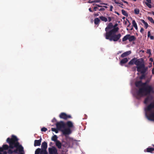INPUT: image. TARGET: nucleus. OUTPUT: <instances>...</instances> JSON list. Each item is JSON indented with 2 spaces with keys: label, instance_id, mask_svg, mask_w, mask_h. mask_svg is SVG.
Instances as JSON below:
<instances>
[{
  "label": "nucleus",
  "instance_id": "nucleus-1",
  "mask_svg": "<svg viewBox=\"0 0 154 154\" xmlns=\"http://www.w3.org/2000/svg\"><path fill=\"white\" fill-rule=\"evenodd\" d=\"M113 27L112 23H109L105 28L106 32L104 35L106 39L110 41L117 42L121 37V35L120 33L116 34L119 29L118 27L114 28L112 29Z\"/></svg>",
  "mask_w": 154,
  "mask_h": 154
},
{
  "label": "nucleus",
  "instance_id": "nucleus-2",
  "mask_svg": "<svg viewBox=\"0 0 154 154\" xmlns=\"http://www.w3.org/2000/svg\"><path fill=\"white\" fill-rule=\"evenodd\" d=\"M154 93L153 88L151 85H147L144 87L140 88L138 91L134 93V95L137 99H139L141 97L150 94L151 93Z\"/></svg>",
  "mask_w": 154,
  "mask_h": 154
},
{
  "label": "nucleus",
  "instance_id": "nucleus-3",
  "mask_svg": "<svg viewBox=\"0 0 154 154\" xmlns=\"http://www.w3.org/2000/svg\"><path fill=\"white\" fill-rule=\"evenodd\" d=\"M18 141V139L14 135L11 136V138L8 137L6 140V142L9 144H4L2 147H0V152H2L4 150H8L9 148L14 149L16 146Z\"/></svg>",
  "mask_w": 154,
  "mask_h": 154
},
{
  "label": "nucleus",
  "instance_id": "nucleus-4",
  "mask_svg": "<svg viewBox=\"0 0 154 154\" xmlns=\"http://www.w3.org/2000/svg\"><path fill=\"white\" fill-rule=\"evenodd\" d=\"M144 61L142 58L137 59L136 58H134L131 60L128 63V64L133 65L134 64L137 66V71L140 72L142 68L144 67Z\"/></svg>",
  "mask_w": 154,
  "mask_h": 154
},
{
  "label": "nucleus",
  "instance_id": "nucleus-5",
  "mask_svg": "<svg viewBox=\"0 0 154 154\" xmlns=\"http://www.w3.org/2000/svg\"><path fill=\"white\" fill-rule=\"evenodd\" d=\"M154 108V101L150 103L145 108V110L146 112H150V113L148 115L146 114V117L149 120L154 121V113L152 112V109Z\"/></svg>",
  "mask_w": 154,
  "mask_h": 154
},
{
  "label": "nucleus",
  "instance_id": "nucleus-6",
  "mask_svg": "<svg viewBox=\"0 0 154 154\" xmlns=\"http://www.w3.org/2000/svg\"><path fill=\"white\" fill-rule=\"evenodd\" d=\"M59 117L61 119L66 120L68 119H71L72 117L70 115H67L64 112H61L59 116Z\"/></svg>",
  "mask_w": 154,
  "mask_h": 154
},
{
  "label": "nucleus",
  "instance_id": "nucleus-7",
  "mask_svg": "<svg viewBox=\"0 0 154 154\" xmlns=\"http://www.w3.org/2000/svg\"><path fill=\"white\" fill-rule=\"evenodd\" d=\"M65 123L62 121H61L57 123L56 124L57 128L59 130L61 131L62 128H65Z\"/></svg>",
  "mask_w": 154,
  "mask_h": 154
},
{
  "label": "nucleus",
  "instance_id": "nucleus-8",
  "mask_svg": "<svg viewBox=\"0 0 154 154\" xmlns=\"http://www.w3.org/2000/svg\"><path fill=\"white\" fill-rule=\"evenodd\" d=\"M17 146L16 147H17V152L18 151L19 153L18 154H25L24 148L21 145H20V143L18 142Z\"/></svg>",
  "mask_w": 154,
  "mask_h": 154
},
{
  "label": "nucleus",
  "instance_id": "nucleus-9",
  "mask_svg": "<svg viewBox=\"0 0 154 154\" xmlns=\"http://www.w3.org/2000/svg\"><path fill=\"white\" fill-rule=\"evenodd\" d=\"M48 149L49 154H58L57 149L55 146L49 148Z\"/></svg>",
  "mask_w": 154,
  "mask_h": 154
},
{
  "label": "nucleus",
  "instance_id": "nucleus-10",
  "mask_svg": "<svg viewBox=\"0 0 154 154\" xmlns=\"http://www.w3.org/2000/svg\"><path fill=\"white\" fill-rule=\"evenodd\" d=\"M64 143V144H62L61 142L59 141H57L55 143L56 146L57 148L59 149L61 148L62 146L64 147H66V144L67 143L66 142H63Z\"/></svg>",
  "mask_w": 154,
  "mask_h": 154
},
{
  "label": "nucleus",
  "instance_id": "nucleus-11",
  "mask_svg": "<svg viewBox=\"0 0 154 154\" xmlns=\"http://www.w3.org/2000/svg\"><path fill=\"white\" fill-rule=\"evenodd\" d=\"M65 128H69L72 129L74 128V126L73 123L71 121H68L65 123Z\"/></svg>",
  "mask_w": 154,
  "mask_h": 154
},
{
  "label": "nucleus",
  "instance_id": "nucleus-12",
  "mask_svg": "<svg viewBox=\"0 0 154 154\" xmlns=\"http://www.w3.org/2000/svg\"><path fill=\"white\" fill-rule=\"evenodd\" d=\"M48 154L46 150L41 149L38 148L35 151V154Z\"/></svg>",
  "mask_w": 154,
  "mask_h": 154
},
{
  "label": "nucleus",
  "instance_id": "nucleus-13",
  "mask_svg": "<svg viewBox=\"0 0 154 154\" xmlns=\"http://www.w3.org/2000/svg\"><path fill=\"white\" fill-rule=\"evenodd\" d=\"M61 130L63 134L66 135L71 134L72 132L71 129L66 128H65Z\"/></svg>",
  "mask_w": 154,
  "mask_h": 154
},
{
  "label": "nucleus",
  "instance_id": "nucleus-14",
  "mask_svg": "<svg viewBox=\"0 0 154 154\" xmlns=\"http://www.w3.org/2000/svg\"><path fill=\"white\" fill-rule=\"evenodd\" d=\"M17 147H14V148H16V149L14 150H13L11 149H8V153L9 154H11L13 153H17Z\"/></svg>",
  "mask_w": 154,
  "mask_h": 154
},
{
  "label": "nucleus",
  "instance_id": "nucleus-15",
  "mask_svg": "<svg viewBox=\"0 0 154 154\" xmlns=\"http://www.w3.org/2000/svg\"><path fill=\"white\" fill-rule=\"evenodd\" d=\"M42 140V138H41L39 140H35L34 143V146H40L41 145Z\"/></svg>",
  "mask_w": 154,
  "mask_h": 154
},
{
  "label": "nucleus",
  "instance_id": "nucleus-16",
  "mask_svg": "<svg viewBox=\"0 0 154 154\" xmlns=\"http://www.w3.org/2000/svg\"><path fill=\"white\" fill-rule=\"evenodd\" d=\"M154 151V148L150 147V146L146 148V149L144 150L145 152H147L152 153Z\"/></svg>",
  "mask_w": 154,
  "mask_h": 154
},
{
  "label": "nucleus",
  "instance_id": "nucleus-17",
  "mask_svg": "<svg viewBox=\"0 0 154 154\" xmlns=\"http://www.w3.org/2000/svg\"><path fill=\"white\" fill-rule=\"evenodd\" d=\"M48 146L47 143L46 142H43L42 144L41 149H43L44 150H46Z\"/></svg>",
  "mask_w": 154,
  "mask_h": 154
},
{
  "label": "nucleus",
  "instance_id": "nucleus-18",
  "mask_svg": "<svg viewBox=\"0 0 154 154\" xmlns=\"http://www.w3.org/2000/svg\"><path fill=\"white\" fill-rule=\"evenodd\" d=\"M152 99V97L150 96L147 97L145 99L144 103L145 104H148V103Z\"/></svg>",
  "mask_w": 154,
  "mask_h": 154
},
{
  "label": "nucleus",
  "instance_id": "nucleus-19",
  "mask_svg": "<svg viewBox=\"0 0 154 154\" xmlns=\"http://www.w3.org/2000/svg\"><path fill=\"white\" fill-rule=\"evenodd\" d=\"M131 53V51H128L126 52H124L121 55V57H126L128 55L130 54Z\"/></svg>",
  "mask_w": 154,
  "mask_h": 154
},
{
  "label": "nucleus",
  "instance_id": "nucleus-20",
  "mask_svg": "<svg viewBox=\"0 0 154 154\" xmlns=\"http://www.w3.org/2000/svg\"><path fill=\"white\" fill-rule=\"evenodd\" d=\"M128 61L127 58H125L121 60L120 64L122 66L123 64L126 63Z\"/></svg>",
  "mask_w": 154,
  "mask_h": 154
},
{
  "label": "nucleus",
  "instance_id": "nucleus-21",
  "mask_svg": "<svg viewBox=\"0 0 154 154\" xmlns=\"http://www.w3.org/2000/svg\"><path fill=\"white\" fill-rule=\"evenodd\" d=\"M135 85L137 88H140L142 87V81L140 80L136 81L135 82Z\"/></svg>",
  "mask_w": 154,
  "mask_h": 154
},
{
  "label": "nucleus",
  "instance_id": "nucleus-22",
  "mask_svg": "<svg viewBox=\"0 0 154 154\" xmlns=\"http://www.w3.org/2000/svg\"><path fill=\"white\" fill-rule=\"evenodd\" d=\"M129 37L128 40L130 42L135 41L136 39V38L134 35H130V36Z\"/></svg>",
  "mask_w": 154,
  "mask_h": 154
},
{
  "label": "nucleus",
  "instance_id": "nucleus-23",
  "mask_svg": "<svg viewBox=\"0 0 154 154\" xmlns=\"http://www.w3.org/2000/svg\"><path fill=\"white\" fill-rule=\"evenodd\" d=\"M57 138L58 137L56 135H54L52 137L51 140L52 141H54L56 143L57 141L59 140H57Z\"/></svg>",
  "mask_w": 154,
  "mask_h": 154
},
{
  "label": "nucleus",
  "instance_id": "nucleus-24",
  "mask_svg": "<svg viewBox=\"0 0 154 154\" xmlns=\"http://www.w3.org/2000/svg\"><path fill=\"white\" fill-rule=\"evenodd\" d=\"M129 36H130V34H128L126 35L122 39V41L123 42H125L127 40H128L129 37Z\"/></svg>",
  "mask_w": 154,
  "mask_h": 154
},
{
  "label": "nucleus",
  "instance_id": "nucleus-25",
  "mask_svg": "<svg viewBox=\"0 0 154 154\" xmlns=\"http://www.w3.org/2000/svg\"><path fill=\"white\" fill-rule=\"evenodd\" d=\"M132 24L133 27H134L136 30L138 29L137 24L134 20H133L132 22Z\"/></svg>",
  "mask_w": 154,
  "mask_h": 154
},
{
  "label": "nucleus",
  "instance_id": "nucleus-26",
  "mask_svg": "<svg viewBox=\"0 0 154 154\" xmlns=\"http://www.w3.org/2000/svg\"><path fill=\"white\" fill-rule=\"evenodd\" d=\"M140 21H141L142 23H143L145 26V27L146 29H147L148 26V25L147 23L143 19H141L140 20Z\"/></svg>",
  "mask_w": 154,
  "mask_h": 154
},
{
  "label": "nucleus",
  "instance_id": "nucleus-27",
  "mask_svg": "<svg viewBox=\"0 0 154 154\" xmlns=\"http://www.w3.org/2000/svg\"><path fill=\"white\" fill-rule=\"evenodd\" d=\"M100 21V20L98 18H95L94 19V23L95 25H98Z\"/></svg>",
  "mask_w": 154,
  "mask_h": 154
},
{
  "label": "nucleus",
  "instance_id": "nucleus-28",
  "mask_svg": "<svg viewBox=\"0 0 154 154\" xmlns=\"http://www.w3.org/2000/svg\"><path fill=\"white\" fill-rule=\"evenodd\" d=\"M99 18L102 21L105 22H107L108 20L107 18L106 17L103 16L100 17Z\"/></svg>",
  "mask_w": 154,
  "mask_h": 154
},
{
  "label": "nucleus",
  "instance_id": "nucleus-29",
  "mask_svg": "<svg viewBox=\"0 0 154 154\" xmlns=\"http://www.w3.org/2000/svg\"><path fill=\"white\" fill-rule=\"evenodd\" d=\"M148 69L147 67H145V64H144V67H143L141 69H142V71H141V73H144L146 72Z\"/></svg>",
  "mask_w": 154,
  "mask_h": 154
},
{
  "label": "nucleus",
  "instance_id": "nucleus-30",
  "mask_svg": "<svg viewBox=\"0 0 154 154\" xmlns=\"http://www.w3.org/2000/svg\"><path fill=\"white\" fill-rule=\"evenodd\" d=\"M122 14L124 16L128 17V14L126 11H125L124 10H122Z\"/></svg>",
  "mask_w": 154,
  "mask_h": 154
},
{
  "label": "nucleus",
  "instance_id": "nucleus-31",
  "mask_svg": "<svg viewBox=\"0 0 154 154\" xmlns=\"http://www.w3.org/2000/svg\"><path fill=\"white\" fill-rule=\"evenodd\" d=\"M51 131H52L55 132L56 133H57L58 132V130L57 128H51Z\"/></svg>",
  "mask_w": 154,
  "mask_h": 154
},
{
  "label": "nucleus",
  "instance_id": "nucleus-32",
  "mask_svg": "<svg viewBox=\"0 0 154 154\" xmlns=\"http://www.w3.org/2000/svg\"><path fill=\"white\" fill-rule=\"evenodd\" d=\"M134 13L135 14H138L139 13L140 10L139 9L135 8L134 9Z\"/></svg>",
  "mask_w": 154,
  "mask_h": 154
},
{
  "label": "nucleus",
  "instance_id": "nucleus-33",
  "mask_svg": "<svg viewBox=\"0 0 154 154\" xmlns=\"http://www.w3.org/2000/svg\"><path fill=\"white\" fill-rule=\"evenodd\" d=\"M148 19L151 23L154 24V20L152 17H148Z\"/></svg>",
  "mask_w": 154,
  "mask_h": 154
},
{
  "label": "nucleus",
  "instance_id": "nucleus-34",
  "mask_svg": "<svg viewBox=\"0 0 154 154\" xmlns=\"http://www.w3.org/2000/svg\"><path fill=\"white\" fill-rule=\"evenodd\" d=\"M151 49H147V50L146 53L149 54V55L150 56L151 55Z\"/></svg>",
  "mask_w": 154,
  "mask_h": 154
},
{
  "label": "nucleus",
  "instance_id": "nucleus-35",
  "mask_svg": "<svg viewBox=\"0 0 154 154\" xmlns=\"http://www.w3.org/2000/svg\"><path fill=\"white\" fill-rule=\"evenodd\" d=\"M150 3H148L147 2H146L145 4L149 8H152V6L150 4Z\"/></svg>",
  "mask_w": 154,
  "mask_h": 154
},
{
  "label": "nucleus",
  "instance_id": "nucleus-36",
  "mask_svg": "<svg viewBox=\"0 0 154 154\" xmlns=\"http://www.w3.org/2000/svg\"><path fill=\"white\" fill-rule=\"evenodd\" d=\"M47 130V128L45 127H43L41 129V131H42L45 132Z\"/></svg>",
  "mask_w": 154,
  "mask_h": 154
},
{
  "label": "nucleus",
  "instance_id": "nucleus-37",
  "mask_svg": "<svg viewBox=\"0 0 154 154\" xmlns=\"http://www.w3.org/2000/svg\"><path fill=\"white\" fill-rule=\"evenodd\" d=\"M147 85V83L146 82L145 83H142V87H144V86H146Z\"/></svg>",
  "mask_w": 154,
  "mask_h": 154
},
{
  "label": "nucleus",
  "instance_id": "nucleus-38",
  "mask_svg": "<svg viewBox=\"0 0 154 154\" xmlns=\"http://www.w3.org/2000/svg\"><path fill=\"white\" fill-rule=\"evenodd\" d=\"M7 152L4 150L2 152H0V154H7Z\"/></svg>",
  "mask_w": 154,
  "mask_h": 154
},
{
  "label": "nucleus",
  "instance_id": "nucleus-39",
  "mask_svg": "<svg viewBox=\"0 0 154 154\" xmlns=\"http://www.w3.org/2000/svg\"><path fill=\"white\" fill-rule=\"evenodd\" d=\"M118 3L117 4H120V5H121L122 6H120V5H119V6L120 7L122 8H123V7H122V6H123V4L122 3V2H118Z\"/></svg>",
  "mask_w": 154,
  "mask_h": 154
},
{
  "label": "nucleus",
  "instance_id": "nucleus-40",
  "mask_svg": "<svg viewBox=\"0 0 154 154\" xmlns=\"http://www.w3.org/2000/svg\"><path fill=\"white\" fill-rule=\"evenodd\" d=\"M145 77V75H142L140 77V79H142Z\"/></svg>",
  "mask_w": 154,
  "mask_h": 154
},
{
  "label": "nucleus",
  "instance_id": "nucleus-41",
  "mask_svg": "<svg viewBox=\"0 0 154 154\" xmlns=\"http://www.w3.org/2000/svg\"><path fill=\"white\" fill-rule=\"evenodd\" d=\"M97 9H98V8L97 7H95L94 8V11H96Z\"/></svg>",
  "mask_w": 154,
  "mask_h": 154
},
{
  "label": "nucleus",
  "instance_id": "nucleus-42",
  "mask_svg": "<svg viewBox=\"0 0 154 154\" xmlns=\"http://www.w3.org/2000/svg\"><path fill=\"white\" fill-rule=\"evenodd\" d=\"M105 10V8H101L99 10L100 11H104Z\"/></svg>",
  "mask_w": 154,
  "mask_h": 154
},
{
  "label": "nucleus",
  "instance_id": "nucleus-43",
  "mask_svg": "<svg viewBox=\"0 0 154 154\" xmlns=\"http://www.w3.org/2000/svg\"><path fill=\"white\" fill-rule=\"evenodd\" d=\"M144 29H143V28H141V29H140V32L142 33L144 31Z\"/></svg>",
  "mask_w": 154,
  "mask_h": 154
},
{
  "label": "nucleus",
  "instance_id": "nucleus-44",
  "mask_svg": "<svg viewBox=\"0 0 154 154\" xmlns=\"http://www.w3.org/2000/svg\"><path fill=\"white\" fill-rule=\"evenodd\" d=\"M150 31H148V35H147V36H148V37H150Z\"/></svg>",
  "mask_w": 154,
  "mask_h": 154
},
{
  "label": "nucleus",
  "instance_id": "nucleus-45",
  "mask_svg": "<svg viewBox=\"0 0 154 154\" xmlns=\"http://www.w3.org/2000/svg\"><path fill=\"white\" fill-rule=\"evenodd\" d=\"M113 7L112 5H111L110 6V11H112V9H113Z\"/></svg>",
  "mask_w": 154,
  "mask_h": 154
},
{
  "label": "nucleus",
  "instance_id": "nucleus-46",
  "mask_svg": "<svg viewBox=\"0 0 154 154\" xmlns=\"http://www.w3.org/2000/svg\"><path fill=\"white\" fill-rule=\"evenodd\" d=\"M108 19L109 22H110L111 21V17H108Z\"/></svg>",
  "mask_w": 154,
  "mask_h": 154
},
{
  "label": "nucleus",
  "instance_id": "nucleus-47",
  "mask_svg": "<svg viewBox=\"0 0 154 154\" xmlns=\"http://www.w3.org/2000/svg\"><path fill=\"white\" fill-rule=\"evenodd\" d=\"M101 2L100 0H95L94 1V2Z\"/></svg>",
  "mask_w": 154,
  "mask_h": 154
},
{
  "label": "nucleus",
  "instance_id": "nucleus-48",
  "mask_svg": "<svg viewBox=\"0 0 154 154\" xmlns=\"http://www.w3.org/2000/svg\"><path fill=\"white\" fill-rule=\"evenodd\" d=\"M121 1L127 4H128V2H127V1H125L124 0H121Z\"/></svg>",
  "mask_w": 154,
  "mask_h": 154
},
{
  "label": "nucleus",
  "instance_id": "nucleus-49",
  "mask_svg": "<svg viewBox=\"0 0 154 154\" xmlns=\"http://www.w3.org/2000/svg\"><path fill=\"white\" fill-rule=\"evenodd\" d=\"M112 1L114 2L115 3L118 4V2H117L116 0H111Z\"/></svg>",
  "mask_w": 154,
  "mask_h": 154
},
{
  "label": "nucleus",
  "instance_id": "nucleus-50",
  "mask_svg": "<svg viewBox=\"0 0 154 154\" xmlns=\"http://www.w3.org/2000/svg\"><path fill=\"white\" fill-rule=\"evenodd\" d=\"M148 3H151V0H146Z\"/></svg>",
  "mask_w": 154,
  "mask_h": 154
},
{
  "label": "nucleus",
  "instance_id": "nucleus-51",
  "mask_svg": "<svg viewBox=\"0 0 154 154\" xmlns=\"http://www.w3.org/2000/svg\"><path fill=\"white\" fill-rule=\"evenodd\" d=\"M150 38L151 39H154V37L153 36H150Z\"/></svg>",
  "mask_w": 154,
  "mask_h": 154
},
{
  "label": "nucleus",
  "instance_id": "nucleus-52",
  "mask_svg": "<svg viewBox=\"0 0 154 154\" xmlns=\"http://www.w3.org/2000/svg\"><path fill=\"white\" fill-rule=\"evenodd\" d=\"M93 2H94V1H91V0H89L88 1V3H93Z\"/></svg>",
  "mask_w": 154,
  "mask_h": 154
},
{
  "label": "nucleus",
  "instance_id": "nucleus-53",
  "mask_svg": "<svg viewBox=\"0 0 154 154\" xmlns=\"http://www.w3.org/2000/svg\"><path fill=\"white\" fill-rule=\"evenodd\" d=\"M152 74L154 75V68L152 69Z\"/></svg>",
  "mask_w": 154,
  "mask_h": 154
},
{
  "label": "nucleus",
  "instance_id": "nucleus-54",
  "mask_svg": "<svg viewBox=\"0 0 154 154\" xmlns=\"http://www.w3.org/2000/svg\"><path fill=\"white\" fill-rule=\"evenodd\" d=\"M99 15V14L98 13L96 14H94V16L95 17H97Z\"/></svg>",
  "mask_w": 154,
  "mask_h": 154
},
{
  "label": "nucleus",
  "instance_id": "nucleus-55",
  "mask_svg": "<svg viewBox=\"0 0 154 154\" xmlns=\"http://www.w3.org/2000/svg\"><path fill=\"white\" fill-rule=\"evenodd\" d=\"M149 60L151 62H153V59L152 58H151L149 59Z\"/></svg>",
  "mask_w": 154,
  "mask_h": 154
},
{
  "label": "nucleus",
  "instance_id": "nucleus-56",
  "mask_svg": "<svg viewBox=\"0 0 154 154\" xmlns=\"http://www.w3.org/2000/svg\"><path fill=\"white\" fill-rule=\"evenodd\" d=\"M89 10L91 12H93V11L91 10V8H90L89 9Z\"/></svg>",
  "mask_w": 154,
  "mask_h": 154
},
{
  "label": "nucleus",
  "instance_id": "nucleus-57",
  "mask_svg": "<svg viewBox=\"0 0 154 154\" xmlns=\"http://www.w3.org/2000/svg\"><path fill=\"white\" fill-rule=\"evenodd\" d=\"M117 25H118V24H117V23H116V24H115L114 26V27H113V28H116L115 27H116V26H117Z\"/></svg>",
  "mask_w": 154,
  "mask_h": 154
},
{
  "label": "nucleus",
  "instance_id": "nucleus-58",
  "mask_svg": "<svg viewBox=\"0 0 154 154\" xmlns=\"http://www.w3.org/2000/svg\"><path fill=\"white\" fill-rule=\"evenodd\" d=\"M115 13L116 14H117L118 15H120L119 14L118 12H116Z\"/></svg>",
  "mask_w": 154,
  "mask_h": 154
},
{
  "label": "nucleus",
  "instance_id": "nucleus-59",
  "mask_svg": "<svg viewBox=\"0 0 154 154\" xmlns=\"http://www.w3.org/2000/svg\"><path fill=\"white\" fill-rule=\"evenodd\" d=\"M96 5L98 6V7H102V6L100 5Z\"/></svg>",
  "mask_w": 154,
  "mask_h": 154
},
{
  "label": "nucleus",
  "instance_id": "nucleus-60",
  "mask_svg": "<svg viewBox=\"0 0 154 154\" xmlns=\"http://www.w3.org/2000/svg\"><path fill=\"white\" fill-rule=\"evenodd\" d=\"M128 23H129V25H128V26H128H128H130V25L131 24V23H130V22H129V20H128Z\"/></svg>",
  "mask_w": 154,
  "mask_h": 154
},
{
  "label": "nucleus",
  "instance_id": "nucleus-61",
  "mask_svg": "<svg viewBox=\"0 0 154 154\" xmlns=\"http://www.w3.org/2000/svg\"><path fill=\"white\" fill-rule=\"evenodd\" d=\"M127 22L126 21H125L124 23L125 24H127Z\"/></svg>",
  "mask_w": 154,
  "mask_h": 154
},
{
  "label": "nucleus",
  "instance_id": "nucleus-62",
  "mask_svg": "<svg viewBox=\"0 0 154 154\" xmlns=\"http://www.w3.org/2000/svg\"><path fill=\"white\" fill-rule=\"evenodd\" d=\"M100 4L101 5H104V3H100Z\"/></svg>",
  "mask_w": 154,
  "mask_h": 154
},
{
  "label": "nucleus",
  "instance_id": "nucleus-63",
  "mask_svg": "<svg viewBox=\"0 0 154 154\" xmlns=\"http://www.w3.org/2000/svg\"><path fill=\"white\" fill-rule=\"evenodd\" d=\"M103 7L105 8H107V7L106 6H103Z\"/></svg>",
  "mask_w": 154,
  "mask_h": 154
},
{
  "label": "nucleus",
  "instance_id": "nucleus-64",
  "mask_svg": "<svg viewBox=\"0 0 154 154\" xmlns=\"http://www.w3.org/2000/svg\"><path fill=\"white\" fill-rule=\"evenodd\" d=\"M152 14L154 16V11H152Z\"/></svg>",
  "mask_w": 154,
  "mask_h": 154
}]
</instances>
